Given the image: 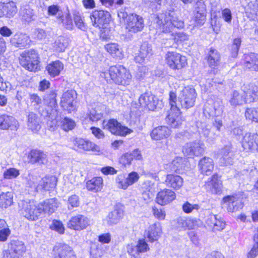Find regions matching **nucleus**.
I'll use <instances>...</instances> for the list:
<instances>
[{
  "instance_id": "40",
  "label": "nucleus",
  "mask_w": 258,
  "mask_h": 258,
  "mask_svg": "<svg viewBox=\"0 0 258 258\" xmlns=\"http://www.w3.org/2000/svg\"><path fill=\"white\" fill-rule=\"evenodd\" d=\"M27 126L28 129L34 133H36L40 130V120L36 114L33 112L29 113L27 118Z\"/></svg>"
},
{
  "instance_id": "46",
  "label": "nucleus",
  "mask_w": 258,
  "mask_h": 258,
  "mask_svg": "<svg viewBox=\"0 0 258 258\" xmlns=\"http://www.w3.org/2000/svg\"><path fill=\"white\" fill-rule=\"evenodd\" d=\"M10 250L19 258L25 252L26 247L22 241H13L11 243Z\"/></svg>"
},
{
  "instance_id": "38",
  "label": "nucleus",
  "mask_w": 258,
  "mask_h": 258,
  "mask_svg": "<svg viewBox=\"0 0 258 258\" xmlns=\"http://www.w3.org/2000/svg\"><path fill=\"white\" fill-rule=\"evenodd\" d=\"M220 61V55L219 52L213 48H210L208 54V62L209 67L213 69H217Z\"/></svg>"
},
{
  "instance_id": "25",
  "label": "nucleus",
  "mask_w": 258,
  "mask_h": 258,
  "mask_svg": "<svg viewBox=\"0 0 258 258\" xmlns=\"http://www.w3.org/2000/svg\"><path fill=\"white\" fill-rule=\"evenodd\" d=\"M242 90L244 94L246 103L254 102L258 98V87L252 85H244Z\"/></svg>"
},
{
  "instance_id": "2",
  "label": "nucleus",
  "mask_w": 258,
  "mask_h": 258,
  "mask_svg": "<svg viewBox=\"0 0 258 258\" xmlns=\"http://www.w3.org/2000/svg\"><path fill=\"white\" fill-rule=\"evenodd\" d=\"M152 25L157 31L164 33H169L172 39L176 43H181L188 39V35L184 32L174 33L175 28L182 29L184 26L183 21L180 19L177 14L174 11H166L154 15Z\"/></svg>"
},
{
  "instance_id": "8",
  "label": "nucleus",
  "mask_w": 258,
  "mask_h": 258,
  "mask_svg": "<svg viewBox=\"0 0 258 258\" xmlns=\"http://www.w3.org/2000/svg\"><path fill=\"white\" fill-rule=\"evenodd\" d=\"M139 178V174L135 171H132L127 174L121 173L116 177L115 182L118 188L125 190L128 186L137 182Z\"/></svg>"
},
{
  "instance_id": "41",
  "label": "nucleus",
  "mask_w": 258,
  "mask_h": 258,
  "mask_svg": "<svg viewBox=\"0 0 258 258\" xmlns=\"http://www.w3.org/2000/svg\"><path fill=\"white\" fill-rule=\"evenodd\" d=\"M105 50L113 57L122 59L124 57V54L122 49L118 44L111 43L105 45Z\"/></svg>"
},
{
  "instance_id": "12",
  "label": "nucleus",
  "mask_w": 258,
  "mask_h": 258,
  "mask_svg": "<svg viewBox=\"0 0 258 258\" xmlns=\"http://www.w3.org/2000/svg\"><path fill=\"white\" fill-rule=\"evenodd\" d=\"M48 124L51 131H54L56 126H59L63 131L68 132L72 130L76 126V123L73 119L66 117L62 118L57 115H56L55 118Z\"/></svg>"
},
{
  "instance_id": "53",
  "label": "nucleus",
  "mask_w": 258,
  "mask_h": 258,
  "mask_svg": "<svg viewBox=\"0 0 258 258\" xmlns=\"http://www.w3.org/2000/svg\"><path fill=\"white\" fill-rule=\"evenodd\" d=\"M20 173L19 169L15 168H9L3 172V177L6 179L16 178Z\"/></svg>"
},
{
  "instance_id": "16",
  "label": "nucleus",
  "mask_w": 258,
  "mask_h": 258,
  "mask_svg": "<svg viewBox=\"0 0 258 258\" xmlns=\"http://www.w3.org/2000/svg\"><path fill=\"white\" fill-rule=\"evenodd\" d=\"M139 102L141 107L149 110H154L159 104L158 98L149 92L142 94L139 98Z\"/></svg>"
},
{
  "instance_id": "54",
  "label": "nucleus",
  "mask_w": 258,
  "mask_h": 258,
  "mask_svg": "<svg viewBox=\"0 0 258 258\" xmlns=\"http://www.w3.org/2000/svg\"><path fill=\"white\" fill-rule=\"evenodd\" d=\"M80 202L79 196L74 195L69 197L67 202V207L69 210H72L75 208L80 206Z\"/></svg>"
},
{
  "instance_id": "13",
  "label": "nucleus",
  "mask_w": 258,
  "mask_h": 258,
  "mask_svg": "<svg viewBox=\"0 0 258 258\" xmlns=\"http://www.w3.org/2000/svg\"><path fill=\"white\" fill-rule=\"evenodd\" d=\"M75 150L84 151H93L97 153L100 152V148L91 141L81 138H76L73 140Z\"/></svg>"
},
{
  "instance_id": "64",
  "label": "nucleus",
  "mask_w": 258,
  "mask_h": 258,
  "mask_svg": "<svg viewBox=\"0 0 258 258\" xmlns=\"http://www.w3.org/2000/svg\"><path fill=\"white\" fill-rule=\"evenodd\" d=\"M256 243L253 245L252 248L247 254V258H255L258 255V241H254Z\"/></svg>"
},
{
  "instance_id": "61",
  "label": "nucleus",
  "mask_w": 258,
  "mask_h": 258,
  "mask_svg": "<svg viewBox=\"0 0 258 258\" xmlns=\"http://www.w3.org/2000/svg\"><path fill=\"white\" fill-rule=\"evenodd\" d=\"M50 227L60 234L63 233L64 231V227L62 223L58 220H53Z\"/></svg>"
},
{
  "instance_id": "1",
  "label": "nucleus",
  "mask_w": 258,
  "mask_h": 258,
  "mask_svg": "<svg viewBox=\"0 0 258 258\" xmlns=\"http://www.w3.org/2000/svg\"><path fill=\"white\" fill-rule=\"evenodd\" d=\"M197 94L195 89L187 86L181 91L178 100L176 93L171 91L169 93V104L171 106L170 112L166 120L167 123L172 127L176 128L181 124L180 107L188 109L195 105Z\"/></svg>"
},
{
  "instance_id": "37",
  "label": "nucleus",
  "mask_w": 258,
  "mask_h": 258,
  "mask_svg": "<svg viewBox=\"0 0 258 258\" xmlns=\"http://www.w3.org/2000/svg\"><path fill=\"white\" fill-rule=\"evenodd\" d=\"M38 204L40 208L42 209V213L44 212L48 213H53L59 205L57 199L55 198L46 200Z\"/></svg>"
},
{
  "instance_id": "23",
  "label": "nucleus",
  "mask_w": 258,
  "mask_h": 258,
  "mask_svg": "<svg viewBox=\"0 0 258 258\" xmlns=\"http://www.w3.org/2000/svg\"><path fill=\"white\" fill-rule=\"evenodd\" d=\"M162 232L160 223H155L151 225L145 232V237L148 241L153 242L157 241L160 237Z\"/></svg>"
},
{
  "instance_id": "55",
  "label": "nucleus",
  "mask_w": 258,
  "mask_h": 258,
  "mask_svg": "<svg viewBox=\"0 0 258 258\" xmlns=\"http://www.w3.org/2000/svg\"><path fill=\"white\" fill-rule=\"evenodd\" d=\"M89 118L92 121H97L101 119L103 116L102 111L99 107L93 108L90 111Z\"/></svg>"
},
{
  "instance_id": "49",
  "label": "nucleus",
  "mask_w": 258,
  "mask_h": 258,
  "mask_svg": "<svg viewBox=\"0 0 258 258\" xmlns=\"http://www.w3.org/2000/svg\"><path fill=\"white\" fill-rule=\"evenodd\" d=\"M13 194L11 192H3L0 195V205L6 208L13 203Z\"/></svg>"
},
{
  "instance_id": "58",
  "label": "nucleus",
  "mask_w": 258,
  "mask_h": 258,
  "mask_svg": "<svg viewBox=\"0 0 258 258\" xmlns=\"http://www.w3.org/2000/svg\"><path fill=\"white\" fill-rule=\"evenodd\" d=\"M199 208V205L197 204L192 205L188 202L184 203L182 206L183 211L187 214L191 213L194 210H198Z\"/></svg>"
},
{
  "instance_id": "56",
  "label": "nucleus",
  "mask_w": 258,
  "mask_h": 258,
  "mask_svg": "<svg viewBox=\"0 0 258 258\" xmlns=\"http://www.w3.org/2000/svg\"><path fill=\"white\" fill-rule=\"evenodd\" d=\"M59 19L61 21L64 26L68 29H72L73 23L70 15L66 13L59 16Z\"/></svg>"
},
{
  "instance_id": "29",
  "label": "nucleus",
  "mask_w": 258,
  "mask_h": 258,
  "mask_svg": "<svg viewBox=\"0 0 258 258\" xmlns=\"http://www.w3.org/2000/svg\"><path fill=\"white\" fill-rule=\"evenodd\" d=\"M152 54V48L147 43H143L139 50V52L135 54V60L139 63L145 62L150 55Z\"/></svg>"
},
{
  "instance_id": "48",
  "label": "nucleus",
  "mask_w": 258,
  "mask_h": 258,
  "mask_svg": "<svg viewBox=\"0 0 258 258\" xmlns=\"http://www.w3.org/2000/svg\"><path fill=\"white\" fill-rule=\"evenodd\" d=\"M69 44V40L67 38L64 36H59L55 40L53 43L54 48L58 52L64 51Z\"/></svg>"
},
{
  "instance_id": "17",
  "label": "nucleus",
  "mask_w": 258,
  "mask_h": 258,
  "mask_svg": "<svg viewBox=\"0 0 258 258\" xmlns=\"http://www.w3.org/2000/svg\"><path fill=\"white\" fill-rule=\"evenodd\" d=\"M88 218L82 215L78 214L73 216L68 223V227L75 230L80 231L89 225Z\"/></svg>"
},
{
  "instance_id": "11",
  "label": "nucleus",
  "mask_w": 258,
  "mask_h": 258,
  "mask_svg": "<svg viewBox=\"0 0 258 258\" xmlns=\"http://www.w3.org/2000/svg\"><path fill=\"white\" fill-rule=\"evenodd\" d=\"M104 129H106L112 134L118 136H125L131 132V130L121 124L115 119H109L103 122Z\"/></svg>"
},
{
  "instance_id": "28",
  "label": "nucleus",
  "mask_w": 258,
  "mask_h": 258,
  "mask_svg": "<svg viewBox=\"0 0 258 258\" xmlns=\"http://www.w3.org/2000/svg\"><path fill=\"white\" fill-rule=\"evenodd\" d=\"M164 183L169 187L178 190L183 185V179L179 175L168 174L166 176Z\"/></svg>"
},
{
  "instance_id": "24",
  "label": "nucleus",
  "mask_w": 258,
  "mask_h": 258,
  "mask_svg": "<svg viewBox=\"0 0 258 258\" xmlns=\"http://www.w3.org/2000/svg\"><path fill=\"white\" fill-rule=\"evenodd\" d=\"M17 12V7L15 3H0V17H13Z\"/></svg>"
},
{
  "instance_id": "30",
  "label": "nucleus",
  "mask_w": 258,
  "mask_h": 258,
  "mask_svg": "<svg viewBox=\"0 0 258 258\" xmlns=\"http://www.w3.org/2000/svg\"><path fill=\"white\" fill-rule=\"evenodd\" d=\"M29 162L32 164H44L47 162V155L43 152L32 150L28 155Z\"/></svg>"
},
{
  "instance_id": "27",
  "label": "nucleus",
  "mask_w": 258,
  "mask_h": 258,
  "mask_svg": "<svg viewBox=\"0 0 258 258\" xmlns=\"http://www.w3.org/2000/svg\"><path fill=\"white\" fill-rule=\"evenodd\" d=\"M31 40L29 37L26 34L17 33L10 40L12 45L20 48L27 47L30 44Z\"/></svg>"
},
{
  "instance_id": "7",
  "label": "nucleus",
  "mask_w": 258,
  "mask_h": 258,
  "mask_svg": "<svg viewBox=\"0 0 258 258\" xmlns=\"http://www.w3.org/2000/svg\"><path fill=\"white\" fill-rule=\"evenodd\" d=\"M205 150V144L200 140L187 143L183 147L182 152L185 156L194 158L202 155Z\"/></svg>"
},
{
  "instance_id": "4",
  "label": "nucleus",
  "mask_w": 258,
  "mask_h": 258,
  "mask_svg": "<svg viewBox=\"0 0 258 258\" xmlns=\"http://www.w3.org/2000/svg\"><path fill=\"white\" fill-rule=\"evenodd\" d=\"M109 75L112 81L119 85L128 86L132 80L129 70L121 65L110 67Z\"/></svg>"
},
{
  "instance_id": "26",
  "label": "nucleus",
  "mask_w": 258,
  "mask_h": 258,
  "mask_svg": "<svg viewBox=\"0 0 258 258\" xmlns=\"http://www.w3.org/2000/svg\"><path fill=\"white\" fill-rule=\"evenodd\" d=\"M176 228L179 230L194 229L198 227L199 221L196 219L179 217L176 220Z\"/></svg>"
},
{
  "instance_id": "43",
  "label": "nucleus",
  "mask_w": 258,
  "mask_h": 258,
  "mask_svg": "<svg viewBox=\"0 0 258 258\" xmlns=\"http://www.w3.org/2000/svg\"><path fill=\"white\" fill-rule=\"evenodd\" d=\"M103 187V179L101 177L93 178L86 182V188L93 192L100 191Z\"/></svg>"
},
{
  "instance_id": "33",
  "label": "nucleus",
  "mask_w": 258,
  "mask_h": 258,
  "mask_svg": "<svg viewBox=\"0 0 258 258\" xmlns=\"http://www.w3.org/2000/svg\"><path fill=\"white\" fill-rule=\"evenodd\" d=\"M56 184V179L55 176H46L39 181L37 190H49L55 187Z\"/></svg>"
},
{
  "instance_id": "3",
  "label": "nucleus",
  "mask_w": 258,
  "mask_h": 258,
  "mask_svg": "<svg viewBox=\"0 0 258 258\" xmlns=\"http://www.w3.org/2000/svg\"><path fill=\"white\" fill-rule=\"evenodd\" d=\"M117 16L120 22L124 23L125 29L129 32L135 33L140 32L144 27L143 18L136 14L130 13L128 8L120 9Z\"/></svg>"
},
{
  "instance_id": "21",
  "label": "nucleus",
  "mask_w": 258,
  "mask_h": 258,
  "mask_svg": "<svg viewBox=\"0 0 258 258\" xmlns=\"http://www.w3.org/2000/svg\"><path fill=\"white\" fill-rule=\"evenodd\" d=\"M19 122L14 117L7 114L0 115V128L17 131L19 128Z\"/></svg>"
},
{
  "instance_id": "59",
  "label": "nucleus",
  "mask_w": 258,
  "mask_h": 258,
  "mask_svg": "<svg viewBox=\"0 0 258 258\" xmlns=\"http://www.w3.org/2000/svg\"><path fill=\"white\" fill-rule=\"evenodd\" d=\"M152 212L154 217L159 220H163L165 218L166 213L161 209L154 207L152 208Z\"/></svg>"
},
{
  "instance_id": "9",
  "label": "nucleus",
  "mask_w": 258,
  "mask_h": 258,
  "mask_svg": "<svg viewBox=\"0 0 258 258\" xmlns=\"http://www.w3.org/2000/svg\"><path fill=\"white\" fill-rule=\"evenodd\" d=\"M207 10L203 0H198L195 7L194 15L191 22L195 27L201 26L206 20Z\"/></svg>"
},
{
  "instance_id": "35",
  "label": "nucleus",
  "mask_w": 258,
  "mask_h": 258,
  "mask_svg": "<svg viewBox=\"0 0 258 258\" xmlns=\"http://www.w3.org/2000/svg\"><path fill=\"white\" fill-rule=\"evenodd\" d=\"M56 94L55 92L52 91L49 94L47 95L44 98V102L48 107H50V112H48L49 117L52 119L53 116L57 114V103L56 100Z\"/></svg>"
},
{
  "instance_id": "45",
  "label": "nucleus",
  "mask_w": 258,
  "mask_h": 258,
  "mask_svg": "<svg viewBox=\"0 0 258 258\" xmlns=\"http://www.w3.org/2000/svg\"><path fill=\"white\" fill-rule=\"evenodd\" d=\"M206 186L212 192L217 193L222 187L221 180L217 175H213L206 183Z\"/></svg>"
},
{
  "instance_id": "52",
  "label": "nucleus",
  "mask_w": 258,
  "mask_h": 258,
  "mask_svg": "<svg viewBox=\"0 0 258 258\" xmlns=\"http://www.w3.org/2000/svg\"><path fill=\"white\" fill-rule=\"evenodd\" d=\"M26 183L29 186L38 191L37 187H38V183L37 182L38 181V178L37 175L30 173L26 177Z\"/></svg>"
},
{
  "instance_id": "5",
  "label": "nucleus",
  "mask_w": 258,
  "mask_h": 258,
  "mask_svg": "<svg viewBox=\"0 0 258 258\" xmlns=\"http://www.w3.org/2000/svg\"><path fill=\"white\" fill-rule=\"evenodd\" d=\"M21 65L29 71L36 72L39 69L38 55L34 50L23 52L19 57Z\"/></svg>"
},
{
  "instance_id": "57",
  "label": "nucleus",
  "mask_w": 258,
  "mask_h": 258,
  "mask_svg": "<svg viewBox=\"0 0 258 258\" xmlns=\"http://www.w3.org/2000/svg\"><path fill=\"white\" fill-rule=\"evenodd\" d=\"M166 0H143V2L147 6L152 9H157L158 6L165 4Z\"/></svg>"
},
{
  "instance_id": "34",
  "label": "nucleus",
  "mask_w": 258,
  "mask_h": 258,
  "mask_svg": "<svg viewBox=\"0 0 258 258\" xmlns=\"http://www.w3.org/2000/svg\"><path fill=\"white\" fill-rule=\"evenodd\" d=\"M244 66L249 70L258 71V54L250 53L245 54Z\"/></svg>"
},
{
  "instance_id": "31",
  "label": "nucleus",
  "mask_w": 258,
  "mask_h": 258,
  "mask_svg": "<svg viewBox=\"0 0 258 258\" xmlns=\"http://www.w3.org/2000/svg\"><path fill=\"white\" fill-rule=\"evenodd\" d=\"M198 167L202 174H210L214 169V163L212 158L204 157L200 159Z\"/></svg>"
},
{
  "instance_id": "36",
  "label": "nucleus",
  "mask_w": 258,
  "mask_h": 258,
  "mask_svg": "<svg viewBox=\"0 0 258 258\" xmlns=\"http://www.w3.org/2000/svg\"><path fill=\"white\" fill-rule=\"evenodd\" d=\"M171 133L170 130L166 126H159L153 130L151 137L153 140H160L168 138Z\"/></svg>"
},
{
  "instance_id": "44",
  "label": "nucleus",
  "mask_w": 258,
  "mask_h": 258,
  "mask_svg": "<svg viewBox=\"0 0 258 258\" xmlns=\"http://www.w3.org/2000/svg\"><path fill=\"white\" fill-rule=\"evenodd\" d=\"M230 104L233 107L241 106L246 103V100L244 96L237 91H234L230 95L228 100Z\"/></svg>"
},
{
  "instance_id": "47",
  "label": "nucleus",
  "mask_w": 258,
  "mask_h": 258,
  "mask_svg": "<svg viewBox=\"0 0 258 258\" xmlns=\"http://www.w3.org/2000/svg\"><path fill=\"white\" fill-rule=\"evenodd\" d=\"M185 159L180 157H175L169 165L171 171L179 173L180 170L184 167Z\"/></svg>"
},
{
  "instance_id": "51",
  "label": "nucleus",
  "mask_w": 258,
  "mask_h": 258,
  "mask_svg": "<svg viewBox=\"0 0 258 258\" xmlns=\"http://www.w3.org/2000/svg\"><path fill=\"white\" fill-rule=\"evenodd\" d=\"M245 116L247 119L258 122V108H247L245 112Z\"/></svg>"
},
{
  "instance_id": "63",
  "label": "nucleus",
  "mask_w": 258,
  "mask_h": 258,
  "mask_svg": "<svg viewBox=\"0 0 258 258\" xmlns=\"http://www.w3.org/2000/svg\"><path fill=\"white\" fill-rule=\"evenodd\" d=\"M137 246L139 253L140 252H145L149 250V247L144 239L139 240Z\"/></svg>"
},
{
  "instance_id": "20",
  "label": "nucleus",
  "mask_w": 258,
  "mask_h": 258,
  "mask_svg": "<svg viewBox=\"0 0 258 258\" xmlns=\"http://www.w3.org/2000/svg\"><path fill=\"white\" fill-rule=\"evenodd\" d=\"M176 198V194L172 189L165 188L159 191L156 196V201L161 206L167 205Z\"/></svg>"
},
{
  "instance_id": "18",
  "label": "nucleus",
  "mask_w": 258,
  "mask_h": 258,
  "mask_svg": "<svg viewBox=\"0 0 258 258\" xmlns=\"http://www.w3.org/2000/svg\"><path fill=\"white\" fill-rule=\"evenodd\" d=\"M242 146L246 151H254L258 149V135L247 133L243 137Z\"/></svg>"
},
{
  "instance_id": "32",
  "label": "nucleus",
  "mask_w": 258,
  "mask_h": 258,
  "mask_svg": "<svg viewBox=\"0 0 258 258\" xmlns=\"http://www.w3.org/2000/svg\"><path fill=\"white\" fill-rule=\"evenodd\" d=\"M123 216V210L121 208H115L108 214L104 221L108 225L116 224L122 218Z\"/></svg>"
},
{
  "instance_id": "50",
  "label": "nucleus",
  "mask_w": 258,
  "mask_h": 258,
  "mask_svg": "<svg viewBox=\"0 0 258 258\" xmlns=\"http://www.w3.org/2000/svg\"><path fill=\"white\" fill-rule=\"evenodd\" d=\"M247 13L252 15L251 18L252 19H257L258 16V1H250L248 4Z\"/></svg>"
},
{
  "instance_id": "15",
  "label": "nucleus",
  "mask_w": 258,
  "mask_h": 258,
  "mask_svg": "<svg viewBox=\"0 0 258 258\" xmlns=\"http://www.w3.org/2000/svg\"><path fill=\"white\" fill-rule=\"evenodd\" d=\"M110 16L107 11L95 10L90 15V19L94 26L103 28L104 25L109 23Z\"/></svg>"
},
{
  "instance_id": "19",
  "label": "nucleus",
  "mask_w": 258,
  "mask_h": 258,
  "mask_svg": "<svg viewBox=\"0 0 258 258\" xmlns=\"http://www.w3.org/2000/svg\"><path fill=\"white\" fill-rule=\"evenodd\" d=\"M54 258H76L72 248L67 244H58L53 249Z\"/></svg>"
},
{
  "instance_id": "42",
  "label": "nucleus",
  "mask_w": 258,
  "mask_h": 258,
  "mask_svg": "<svg viewBox=\"0 0 258 258\" xmlns=\"http://www.w3.org/2000/svg\"><path fill=\"white\" fill-rule=\"evenodd\" d=\"M20 13L22 20L27 23L35 21L37 18V15L34 10L29 6L21 9Z\"/></svg>"
},
{
  "instance_id": "10",
  "label": "nucleus",
  "mask_w": 258,
  "mask_h": 258,
  "mask_svg": "<svg viewBox=\"0 0 258 258\" xmlns=\"http://www.w3.org/2000/svg\"><path fill=\"white\" fill-rule=\"evenodd\" d=\"M165 59L169 67L173 70L181 69L187 64L186 57L176 52H168Z\"/></svg>"
},
{
  "instance_id": "62",
  "label": "nucleus",
  "mask_w": 258,
  "mask_h": 258,
  "mask_svg": "<svg viewBox=\"0 0 258 258\" xmlns=\"http://www.w3.org/2000/svg\"><path fill=\"white\" fill-rule=\"evenodd\" d=\"M91 258H101L103 255L102 250L97 246H92L90 249Z\"/></svg>"
},
{
  "instance_id": "60",
  "label": "nucleus",
  "mask_w": 258,
  "mask_h": 258,
  "mask_svg": "<svg viewBox=\"0 0 258 258\" xmlns=\"http://www.w3.org/2000/svg\"><path fill=\"white\" fill-rule=\"evenodd\" d=\"M241 40L240 38H235L233 40L232 45V55L233 57H236L238 54L240 46L241 45Z\"/></svg>"
},
{
  "instance_id": "14",
  "label": "nucleus",
  "mask_w": 258,
  "mask_h": 258,
  "mask_svg": "<svg viewBox=\"0 0 258 258\" xmlns=\"http://www.w3.org/2000/svg\"><path fill=\"white\" fill-rule=\"evenodd\" d=\"M77 93L75 91L70 90L64 92L60 101L61 106L63 109L71 112L76 110L77 101Z\"/></svg>"
},
{
  "instance_id": "22",
  "label": "nucleus",
  "mask_w": 258,
  "mask_h": 258,
  "mask_svg": "<svg viewBox=\"0 0 258 258\" xmlns=\"http://www.w3.org/2000/svg\"><path fill=\"white\" fill-rule=\"evenodd\" d=\"M223 201L227 206L228 212H234L242 209L243 204L241 200L237 196H228L223 199Z\"/></svg>"
},
{
  "instance_id": "39",
  "label": "nucleus",
  "mask_w": 258,
  "mask_h": 258,
  "mask_svg": "<svg viewBox=\"0 0 258 258\" xmlns=\"http://www.w3.org/2000/svg\"><path fill=\"white\" fill-rule=\"evenodd\" d=\"M63 64L59 60L52 61L46 67L48 74L52 77L58 76L63 69Z\"/></svg>"
},
{
  "instance_id": "6",
  "label": "nucleus",
  "mask_w": 258,
  "mask_h": 258,
  "mask_svg": "<svg viewBox=\"0 0 258 258\" xmlns=\"http://www.w3.org/2000/svg\"><path fill=\"white\" fill-rule=\"evenodd\" d=\"M22 214L30 221H36L42 214V209L34 201L22 202Z\"/></svg>"
}]
</instances>
